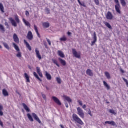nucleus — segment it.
<instances>
[{"instance_id":"nucleus-21","label":"nucleus","mask_w":128,"mask_h":128,"mask_svg":"<svg viewBox=\"0 0 128 128\" xmlns=\"http://www.w3.org/2000/svg\"><path fill=\"white\" fill-rule=\"evenodd\" d=\"M23 22L26 26H28V28H30V22L26 21L24 18L23 19Z\"/></svg>"},{"instance_id":"nucleus-51","label":"nucleus","mask_w":128,"mask_h":128,"mask_svg":"<svg viewBox=\"0 0 128 128\" xmlns=\"http://www.w3.org/2000/svg\"><path fill=\"white\" fill-rule=\"evenodd\" d=\"M88 114H90V116H92V111L90 110V109H89Z\"/></svg>"},{"instance_id":"nucleus-2","label":"nucleus","mask_w":128,"mask_h":128,"mask_svg":"<svg viewBox=\"0 0 128 128\" xmlns=\"http://www.w3.org/2000/svg\"><path fill=\"white\" fill-rule=\"evenodd\" d=\"M115 4L116 5L115 6V8L116 12L120 14H122V12L120 10H122V7L120 6V1L118 0H114Z\"/></svg>"},{"instance_id":"nucleus-37","label":"nucleus","mask_w":128,"mask_h":128,"mask_svg":"<svg viewBox=\"0 0 128 128\" xmlns=\"http://www.w3.org/2000/svg\"><path fill=\"white\" fill-rule=\"evenodd\" d=\"M121 4H122V6H126V0H120Z\"/></svg>"},{"instance_id":"nucleus-5","label":"nucleus","mask_w":128,"mask_h":128,"mask_svg":"<svg viewBox=\"0 0 128 128\" xmlns=\"http://www.w3.org/2000/svg\"><path fill=\"white\" fill-rule=\"evenodd\" d=\"M92 38L94 40L92 42L91 46H94V44L98 42V37L96 36V32H94Z\"/></svg>"},{"instance_id":"nucleus-9","label":"nucleus","mask_w":128,"mask_h":128,"mask_svg":"<svg viewBox=\"0 0 128 128\" xmlns=\"http://www.w3.org/2000/svg\"><path fill=\"white\" fill-rule=\"evenodd\" d=\"M52 98L54 102L56 104H58V106H62V102H60V100H58V98L56 97L52 96Z\"/></svg>"},{"instance_id":"nucleus-46","label":"nucleus","mask_w":128,"mask_h":128,"mask_svg":"<svg viewBox=\"0 0 128 128\" xmlns=\"http://www.w3.org/2000/svg\"><path fill=\"white\" fill-rule=\"evenodd\" d=\"M123 80L126 83V86L128 88V80L124 78H123Z\"/></svg>"},{"instance_id":"nucleus-64","label":"nucleus","mask_w":128,"mask_h":128,"mask_svg":"<svg viewBox=\"0 0 128 128\" xmlns=\"http://www.w3.org/2000/svg\"><path fill=\"white\" fill-rule=\"evenodd\" d=\"M46 89H47V90H48V87H46Z\"/></svg>"},{"instance_id":"nucleus-49","label":"nucleus","mask_w":128,"mask_h":128,"mask_svg":"<svg viewBox=\"0 0 128 128\" xmlns=\"http://www.w3.org/2000/svg\"><path fill=\"white\" fill-rule=\"evenodd\" d=\"M42 96L44 100H46V94H44L43 93H42Z\"/></svg>"},{"instance_id":"nucleus-39","label":"nucleus","mask_w":128,"mask_h":128,"mask_svg":"<svg viewBox=\"0 0 128 128\" xmlns=\"http://www.w3.org/2000/svg\"><path fill=\"white\" fill-rule=\"evenodd\" d=\"M67 40L68 39L66 36H64L62 38H60V42H66Z\"/></svg>"},{"instance_id":"nucleus-30","label":"nucleus","mask_w":128,"mask_h":128,"mask_svg":"<svg viewBox=\"0 0 128 128\" xmlns=\"http://www.w3.org/2000/svg\"><path fill=\"white\" fill-rule=\"evenodd\" d=\"M3 110H4V106H2V104H0V116H4V112H2Z\"/></svg>"},{"instance_id":"nucleus-42","label":"nucleus","mask_w":128,"mask_h":128,"mask_svg":"<svg viewBox=\"0 0 128 128\" xmlns=\"http://www.w3.org/2000/svg\"><path fill=\"white\" fill-rule=\"evenodd\" d=\"M56 81L58 82V84H62V79H60V78H57Z\"/></svg>"},{"instance_id":"nucleus-61","label":"nucleus","mask_w":128,"mask_h":128,"mask_svg":"<svg viewBox=\"0 0 128 128\" xmlns=\"http://www.w3.org/2000/svg\"><path fill=\"white\" fill-rule=\"evenodd\" d=\"M78 4H80V0H78Z\"/></svg>"},{"instance_id":"nucleus-52","label":"nucleus","mask_w":128,"mask_h":128,"mask_svg":"<svg viewBox=\"0 0 128 128\" xmlns=\"http://www.w3.org/2000/svg\"><path fill=\"white\" fill-rule=\"evenodd\" d=\"M26 16H30V12H28V11H26Z\"/></svg>"},{"instance_id":"nucleus-18","label":"nucleus","mask_w":128,"mask_h":128,"mask_svg":"<svg viewBox=\"0 0 128 128\" xmlns=\"http://www.w3.org/2000/svg\"><path fill=\"white\" fill-rule=\"evenodd\" d=\"M22 106L24 110H26L27 112H30V109L26 104H22Z\"/></svg>"},{"instance_id":"nucleus-55","label":"nucleus","mask_w":128,"mask_h":128,"mask_svg":"<svg viewBox=\"0 0 128 128\" xmlns=\"http://www.w3.org/2000/svg\"><path fill=\"white\" fill-rule=\"evenodd\" d=\"M120 72L122 74H124V71L122 69H120Z\"/></svg>"},{"instance_id":"nucleus-4","label":"nucleus","mask_w":128,"mask_h":128,"mask_svg":"<svg viewBox=\"0 0 128 128\" xmlns=\"http://www.w3.org/2000/svg\"><path fill=\"white\" fill-rule=\"evenodd\" d=\"M77 111L80 118H84V110H82V108H77Z\"/></svg>"},{"instance_id":"nucleus-23","label":"nucleus","mask_w":128,"mask_h":128,"mask_svg":"<svg viewBox=\"0 0 128 128\" xmlns=\"http://www.w3.org/2000/svg\"><path fill=\"white\" fill-rule=\"evenodd\" d=\"M2 94L4 96H10L8 92V90H6V89H4L2 90Z\"/></svg>"},{"instance_id":"nucleus-20","label":"nucleus","mask_w":128,"mask_h":128,"mask_svg":"<svg viewBox=\"0 0 128 128\" xmlns=\"http://www.w3.org/2000/svg\"><path fill=\"white\" fill-rule=\"evenodd\" d=\"M106 124H110V126H116V122L114 121L112 122H109V121H106L105 122Z\"/></svg>"},{"instance_id":"nucleus-12","label":"nucleus","mask_w":128,"mask_h":128,"mask_svg":"<svg viewBox=\"0 0 128 128\" xmlns=\"http://www.w3.org/2000/svg\"><path fill=\"white\" fill-rule=\"evenodd\" d=\"M13 38L14 40V42L18 44H20V38H18V35L16 34H14L13 36Z\"/></svg>"},{"instance_id":"nucleus-57","label":"nucleus","mask_w":128,"mask_h":128,"mask_svg":"<svg viewBox=\"0 0 128 128\" xmlns=\"http://www.w3.org/2000/svg\"><path fill=\"white\" fill-rule=\"evenodd\" d=\"M46 11L48 14H50V10L48 8L46 9Z\"/></svg>"},{"instance_id":"nucleus-45","label":"nucleus","mask_w":128,"mask_h":128,"mask_svg":"<svg viewBox=\"0 0 128 128\" xmlns=\"http://www.w3.org/2000/svg\"><path fill=\"white\" fill-rule=\"evenodd\" d=\"M80 6H84V8H86V4L84 3L82 4V2L80 1V3H79Z\"/></svg>"},{"instance_id":"nucleus-43","label":"nucleus","mask_w":128,"mask_h":128,"mask_svg":"<svg viewBox=\"0 0 128 128\" xmlns=\"http://www.w3.org/2000/svg\"><path fill=\"white\" fill-rule=\"evenodd\" d=\"M109 112H110V114H116V113L114 110H110Z\"/></svg>"},{"instance_id":"nucleus-36","label":"nucleus","mask_w":128,"mask_h":128,"mask_svg":"<svg viewBox=\"0 0 128 128\" xmlns=\"http://www.w3.org/2000/svg\"><path fill=\"white\" fill-rule=\"evenodd\" d=\"M105 76L108 80H110V74L108 72H105Z\"/></svg>"},{"instance_id":"nucleus-22","label":"nucleus","mask_w":128,"mask_h":128,"mask_svg":"<svg viewBox=\"0 0 128 128\" xmlns=\"http://www.w3.org/2000/svg\"><path fill=\"white\" fill-rule=\"evenodd\" d=\"M46 76L48 80H52V77L50 74H48V72H46Z\"/></svg>"},{"instance_id":"nucleus-29","label":"nucleus","mask_w":128,"mask_h":128,"mask_svg":"<svg viewBox=\"0 0 128 128\" xmlns=\"http://www.w3.org/2000/svg\"><path fill=\"white\" fill-rule=\"evenodd\" d=\"M104 24L108 28H110V30H112V26H110V24L108 22H104Z\"/></svg>"},{"instance_id":"nucleus-41","label":"nucleus","mask_w":128,"mask_h":128,"mask_svg":"<svg viewBox=\"0 0 128 128\" xmlns=\"http://www.w3.org/2000/svg\"><path fill=\"white\" fill-rule=\"evenodd\" d=\"M16 56L19 58H22V52H20V51L18 52V54H16Z\"/></svg>"},{"instance_id":"nucleus-48","label":"nucleus","mask_w":128,"mask_h":128,"mask_svg":"<svg viewBox=\"0 0 128 128\" xmlns=\"http://www.w3.org/2000/svg\"><path fill=\"white\" fill-rule=\"evenodd\" d=\"M46 40L49 44V46H52V42H50V40L49 39L46 38Z\"/></svg>"},{"instance_id":"nucleus-50","label":"nucleus","mask_w":128,"mask_h":128,"mask_svg":"<svg viewBox=\"0 0 128 128\" xmlns=\"http://www.w3.org/2000/svg\"><path fill=\"white\" fill-rule=\"evenodd\" d=\"M0 126L2 128H4V123L2 122V120H0Z\"/></svg>"},{"instance_id":"nucleus-32","label":"nucleus","mask_w":128,"mask_h":128,"mask_svg":"<svg viewBox=\"0 0 128 128\" xmlns=\"http://www.w3.org/2000/svg\"><path fill=\"white\" fill-rule=\"evenodd\" d=\"M14 18L17 24H20V20L18 16V14L15 15Z\"/></svg>"},{"instance_id":"nucleus-31","label":"nucleus","mask_w":128,"mask_h":128,"mask_svg":"<svg viewBox=\"0 0 128 128\" xmlns=\"http://www.w3.org/2000/svg\"><path fill=\"white\" fill-rule=\"evenodd\" d=\"M42 26H43L44 28H50V23L44 22L42 24Z\"/></svg>"},{"instance_id":"nucleus-63","label":"nucleus","mask_w":128,"mask_h":128,"mask_svg":"<svg viewBox=\"0 0 128 128\" xmlns=\"http://www.w3.org/2000/svg\"><path fill=\"white\" fill-rule=\"evenodd\" d=\"M0 48H2V47L0 45Z\"/></svg>"},{"instance_id":"nucleus-10","label":"nucleus","mask_w":128,"mask_h":128,"mask_svg":"<svg viewBox=\"0 0 128 128\" xmlns=\"http://www.w3.org/2000/svg\"><path fill=\"white\" fill-rule=\"evenodd\" d=\"M9 20L10 22L13 26H14V28H16V26H18V24H16V20H14V18H9Z\"/></svg>"},{"instance_id":"nucleus-62","label":"nucleus","mask_w":128,"mask_h":128,"mask_svg":"<svg viewBox=\"0 0 128 128\" xmlns=\"http://www.w3.org/2000/svg\"><path fill=\"white\" fill-rule=\"evenodd\" d=\"M34 17L36 18H37L38 16H37L36 15H35V16H34Z\"/></svg>"},{"instance_id":"nucleus-3","label":"nucleus","mask_w":128,"mask_h":128,"mask_svg":"<svg viewBox=\"0 0 128 128\" xmlns=\"http://www.w3.org/2000/svg\"><path fill=\"white\" fill-rule=\"evenodd\" d=\"M72 52L73 55L74 56L75 58H79V59L81 58L82 53H80V52H76V50L74 48H73L72 50Z\"/></svg>"},{"instance_id":"nucleus-44","label":"nucleus","mask_w":128,"mask_h":128,"mask_svg":"<svg viewBox=\"0 0 128 128\" xmlns=\"http://www.w3.org/2000/svg\"><path fill=\"white\" fill-rule=\"evenodd\" d=\"M94 2L96 6H100V0H94Z\"/></svg>"},{"instance_id":"nucleus-6","label":"nucleus","mask_w":128,"mask_h":128,"mask_svg":"<svg viewBox=\"0 0 128 128\" xmlns=\"http://www.w3.org/2000/svg\"><path fill=\"white\" fill-rule=\"evenodd\" d=\"M106 18L107 20H113L114 18V15H112V14L110 12H108L107 13V14L106 15Z\"/></svg>"},{"instance_id":"nucleus-40","label":"nucleus","mask_w":128,"mask_h":128,"mask_svg":"<svg viewBox=\"0 0 128 128\" xmlns=\"http://www.w3.org/2000/svg\"><path fill=\"white\" fill-rule=\"evenodd\" d=\"M4 46L8 50H10V46H8V44L6 43H4Z\"/></svg>"},{"instance_id":"nucleus-14","label":"nucleus","mask_w":128,"mask_h":128,"mask_svg":"<svg viewBox=\"0 0 128 128\" xmlns=\"http://www.w3.org/2000/svg\"><path fill=\"white\" fill-rule=\"evenodd\" d=\"M24 78H25V79L26 80V82H28V84L30 83V76H28V74L26 73L24 74Z\"/></svg>"},{"instance_id":"nucleus-16","label":"nucleus","mask_w":128,"mask_h":128,"mask_svg":"<svg viewBox=\"0 0 128 128\" xmlns=\"http://www.w3.org/2000/svg\"><path fill=\"white\" fill-rule=\"evenodd\" d=\"M24 43L26 44V48H28V50H29L30 52H32V47L30 46V44L28 42H26V40H24Z\"/></svg>"},{"instance_id":"nucleus-19","label":"nucleus","mask_w":128,"mask_h":128,"mask_svg":"<svg viewBox=\"0 0 128 128\" xmlns=\"http://www.w3.org/2000/svg\"><path fill=\"white\" fill-rule=\"evenodd\" d=\"M58 60H60V64L64 66H66V60L59 58H58Z\"/></svg>"},{"instance_id":"nucleus-34","label":"nucleus","mask_w":128,"mask_h":128,"mask_svg":"<svg viewBox=\"0 0 128 128\" xmlns=\"http://www.w3.org/2000/svg\"><path fill=\"white\" fill-rule=\"evenodd\" d=\"M52 62L54 64H56V66H58V68H60V66L59 65L58 62V60L56 59H52Z\"/></svg>"},{"instance_id":"nucleus-15","label":"nucleus","mask_w":128,"mask_h":128,"mask_svg":"<svg viewBox=\"0 0 128 128\" xmlns=\"http://www.w3.org/2000/svg\"><path fill=\"white\" fill-rule=\"evenodd\" d=\"M37 72L38 74L40 76V77L41 78H44V76L42 75V71L40 70V68L37 67L36 68Z\"/></svg>"},{"instance_id":"nucleus-28","label":"nucleus","mask_w":128,"mask_h":128,"mask_svg":"<svg viewBox=\"0 0 128 128\" xmlns=\"http://www.w3.org/2000/svg\"><path fill=\"white\" fill-rule=\"evenodd\" d=\"M34 28L35 31L36 32L37 36H38V37L40 38V33L38 32V26H36L34 25Z\"/></svg>"},{"instance_id":"nucleus-54","label":"nucleus","mask_w":128,"mask_h":128,"mask_svg":"<svg viewBox=\"0 0 128 128\" xmlns=\"http://www.w3.org/2000/svg\"><path fill=\"white\" fill-rule=\"evenodd\" d=\"M44 46H45L46 48H48V44H46V42H44Z\"/></svg>"},{"instance_id":"nucleus-60","label":"nucleus","mask_w":128,"mask_h":128,"mask_svg":"<svg viewBox=\"0 0 128 128\" xmlns=\"http://www.w3.org/2000/svg\"><path fill=\"white\" fill-rule=\"evenodd\" d=\"M5 26H8V22H6L5 23Z\"/></svg>"},{"instance_id":"nucleus-47","label":"nucleus","mask_w":128,"mask_h":128,"mask_svg":"<svg viewBox=\"0 0 128 128\" xmlns=\"http://www.w3.org/2000/svg\"><path fill=\"white\" fill-rule=\"evenodd\" d=\"M78 102L80 106H84V104H82V102L80 101V100H78Z\"/></svg>"},{"instance_id":"nucleus-11","label":"nucleus","mask_w":128,"mask_h":128,"mask_svg":"<svg viewBox=\"0 0 128 128\" xmlns=\"http://www.w3.org/2000/svg\"><path fill=\"white\" fill-rule=\"evenodd\" d=\"M32 116L34 120H36V122H38L39 124H42V121H40V118H38V115H36V114L35 113H32Z\"/></svg>"},{"instance_id":"nucleus-25","label":"nucleus","mask_w":128,"mask_h":128,"mask_svg":"<svg viewBox=\"0 0 128 128\" xmlns=\"http://www.w3.org/2000/svg\"><path fill=\"white\" fill-rule=\"evenodd\" d=\"M103 83H104V86H105V88H106L108 90H110V86H108V83H106V81H104Z\"/></svg>"},{"instance_id":"nucleus-7","label":"nucleus","mask_w":128,"mask_h":128,"mask_svg":"<svg viewBox=\"0 0 128 128\" xmlns=\"http://www.w3.org/2000/svg\"><path fill=\"white\" fill-rule=\"evenodd\" d=\"M27 38L29 40H34V34H32V31L28 32L27 35Z\"/></svg>"},{"instance_id":"nucleus-53","label":"nucleus","mask_w":128,"mask_h":128,"mask_svg":"<svg viewBox=\"0 0 128 128\" xmlns=\"http://www.w3.org/2000/svg\"><path fill=\"white\" fill-rule=\"evenodd\" d=\"M82 108H84V110H86V105H84L82 106Z\"/></svg>"},{"instance_id":"nucleus-38","label":"nucleus","mask_w":128,"mask_h":128,"mask_svg":"<svg viewBox=\"0 0 128 128\" xmlns=\"http://www.w3.org/2000/svg\"><path fill=\"white\" fill-rule=\"evenodd\" d=\"M0 30L2 32H6V29L4 28V27L2 24H0Z\"/></svg>"},{"instance_id":"nucleus-59","label":"nucleus","mask_w":128,"mask_h":128,"mask_svg":"<svg viewBox=\"0 0 128 128\" xmlns=\"http://www.w3.org/2000/svg\"><path fill=\"white\" fill-rule=\"evenodd\" d=\"M60 128H64V126H62V124L60 125Z\"/></svg>"},{"instance_id":"nucleus-27","label":"nucleus","mask_w":128,"mask_h":128,"mask_svg":"<svg viewBox=\"0 0 128 128\" xmlns=\"http://www.w3.org/2000/svg\"><path fill=\"white\" fill-rule=\"evenodd\" d=\"M0 10L2 14H4V4L2 3H0Z\"/></svg>"},{"instance_id":"nucleus-58","label":"nucleus","mask_w":128,"mask_h":128,"mask_svg":"<svg viewBox=\"0 0 128 128\" xmlns=\"http://www.w3.org/2000/svg\"><path fill=\"white\" fill-rule=\"evenodd\" d=\"M68 36H71L72 32H68Z\"/></svg>"},{"instance_id":"nucleus-26","label":"nucleus","mask_w":128,"mask_h":128,"mask_svg":"<svg viewBox=\"0 0 128 128\" xmlns=\"http://www.w3.org/2000/svg\"><path fill=\"white\" fill-rule=\"evenodd\" d=\"M27 116L29 120H30V122H34V118H32V115H30V114H27Z\"/></svg>"},{"instance_id":"nucleus-33","label":"nucleus","mask_w":128,"mask_h":128,"mask_svg":"<svg viewBox=\"0 0 128 128\" xmlns=\"http://www.w3.org/2000/svg\"><path fill=\"white\" fill-rule=\"evenodd\" d=\"M13 46H14V48L15 50L17 52L20 51V48H18V45H16V44L15 43H13Z\"/></svg>"},{"instance_id":"nucleus-35","label":"nucleus","mask_w":128,"mask_h":128,"mask_svg":"<svg viewBox=\"0 0 128 128\" xmlns=\"http://www.w3.org/2000/svg\"><path fill=\"white\" fill-rule=\"evenodd\" d=\"M34 76H35V78H38V80H40V82H42V79H40V77L38 76V74H36V72H34Z\"/></svg>"},{"instance_id":"nucleus-56","label":"nucleus","mask_w":128,"mask_h":128,"mask_svg":"<svg viewBox=\"0 0 128 128\" xmlns=\"http://www.w3.org/2000/svg\"><path fill=\"white\" fill-rule=\"evenodd\" d=\"M65 104H66V108H68V102L66 103Z\"/></svg>"},{"instance_id":"nucleus-1","label":"nucleus","mask_w":128,"mask_h":128,"mask_svg":"<svg viewBox=\"0 0 128 128\" xmlns=\"http://www.w3.org/2000/svg\"><path fill=\"white\" fill-rule=\"evenodd\" d=\"M72 118L74 122L76 124H80V126H84V122L78 117V115L76 114H74L72 115Z\"/></svg>"},{"instance_id":"nucleus-17","label":"nucleus","mask_w":128,"mask_h":128,"mask_svg":"<svg viewBox=\"0 0 128 128\" xmlns=\"http://www.w3.org/2000/svg\"><path fill=\"white\" fill-rule=\"evenodd\" d=\"M86 74H88V76H94V72H92V71L90 69L87 70Z\"/></svg>"},{"instance_id":"nucleus-24","label":"nucleus","mask_w":128,"mask_h":128,"mask_svg":"<svg viewBox=\"0 0 128 128\" xmlns=\"http://www.w3.org/2000/svg\"><path fill=\"white\" fill-rule=\"evenodd\" d=\"M64 100H66L68 102L69 104H70V102H72V99L70 97L66 96H64Z\"/></svg>"},{"instance_id":"nucleus-13","label":"nucleus","mask_w":128,"mask_h":128,"mask_svg":"<svg viewBox=\"0 0 128 128\" xmlns=\"http://www.w3.org/2000/svg\"><path fill=\"white\" fill-rule=\"evenodd\" d=\"M58 54L59 56H60V58H66L63 52L60 50H58Z\"/></svg>"},{"instance_id":"nucleus-8","label":"nucleus","mask_w":128,"mask_h":128,"mask_svg":"<svg viewBox=\"0 0 128 128\" xmlns=\"http://www.w3.org/2000/svg\"><path fill=\"white\" fill-rule=\"evenodd\" d=\"M36 56L37 58H38L40 60H42V56L40 55V50H38V48H36Z\"/></svg>"}]
</instances>
